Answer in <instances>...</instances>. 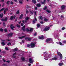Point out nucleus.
Wrapping results in <instances>:
<instances>
[{
    "instance_id": "f257e3e1",
    "label": "nucleus",
    "mask_w": 66,
    "mask_h": 66,
    "mask_svg": "<svg viewBox=\"0 0 66 66\" xmlns=\"http://www.w3.org/2000/svg\"><path fill=\"white\" fill-rule=\"evenodd\" d=\"M46 42L48 43H53V42L52 41V39L51 38H47L46 40Z\"/></svg>"
},
{
    "instance_id": "f03ea898",
    "label": "nucleus",
    "mask_w": 66,
    "mask_h": 66,
    "mask_svg": "<svg viewBox=\"0 0 66 66\" xmlns=\"http://www.w3.org/2000/svg\"><path fill=\"white\" fill-rule=\"evenodd\" d=\"M4 10V14H5V12L7 10H8V9L7 8L5 9L4 8H2V9L0 10V12H1L2 11H3V10Z\"/></svg>"
},
{
    "instance_id": "7ed1b4c3",
    "label": "nucleus",
    "mask_w": 66,
    "mask_h": 66,
    "mask_svg": "<svg viewBox=\"0 0 66 66\" xmlns=\"http://www.w3.org/2000/svg\"><path fill=\"white\" fill-rule=\"evenodd\" d=\"M57 53L58 55H59V56H60V59H62V58H63V56L61 53L59 52H57Z\"/></svg>"
},
{
    "instance_id": "20e7f679",
    "label": "nucleus",
    "mask_w": 66,
    "mask_h": 66,
    "mask_svg": "<svg viewBox=\"0 0 66 66\" xmlns=\"http://www.w3.org/2000/svg\"><path fill=\"white\" fill-rule=\"evenodd\" d=\"M30 46L31 48H34V47H35V44L34 43H31V44Z\"/></svg>"
},
{
    "instance_id": "39448f33",
    "label": "nucleus",
    "mask_w": 66,
    "mask_h": 66,
    "mask_svg": "<svg viewBox=\"0 0 66 66\" xmlns=\"http://www.w3.org/2000/svg\"><path fill=\"white\" fill-rule=\"evenodd\" d=\"M50 29V27L48 26H47L46 27V28L44 29V31H48Z\"/></svg>"
},
{
    "instance_id": "423d86ee",
    "label": "nucleus",
    "mask_w": 66,
    "mask_h": 66,
    "mask_svg": "<svg viewBox=\"0 0 66 66\" xmlns=\"http://www.w3.org/2000/svg\"><path fill=\"white\" fill-rule=\"evenodd\" d=\"M29 61L30 63H31L32 64V63H33V62H34L33 59H32V58L29 59Z\"/></svg>"
},
{
    "instance_id": "0eeeda50",
    "label": "nucleus",
    "mask_w": 66,
    "mask_h": 66,
    "mask_svg": "<svg viewBox=\"0 0 66 66\" xmlns=\"http://www.w3.org/2000/svg\"><path fill=\"white\" fill-rule=\"evenodd\" d=\"M26 30L28 32H32L33 31V28H31L30 29V30H29L28 28H27L26 29Z\"/></svg>"
},
{
    "instance_id": "6e6552de",
    "label": "nucleus",
    "mask_w": 66,
    "mask_h": 66,
    "mask_svg": "<svg viewBox=\"0 0 66 66\" xmlns=\"http://www.w3.org/2000/svg\"><path fill=\"white\" fill-rule=\"evenodd\" d=\"M25 39L27 41H30V40H31V39H32L29 38H28V37L26 38Z\"/></svg>"
},
{
    "instance_id": "1a4fd4ad",
    "label": "nucleus",
    "mask_w": 66,
    "mask_h": 66,
    "mask_svg": "<svg viewBox=\"0 0 66 66\" xmlns=\"http://www.w3.org/2000/svg\"><path fill=\"white\" fill-rule=\"evenodd\" d=\"M51 55H49L48 57H47V56H46L44 59L45 60H48V58H50V57L49 56H50Z\"/></svg>"
},
{
    "instance_id": "9d476101",
    "label": "nucleus",
    "mask_w": 66,
    "mask_h": 66,
    "mask_svg": "<svg viewBox=\"0 0 66 66\" xmlns=\"http://www.w3.org/2000/svg\"><path fill=\"white\" fill-rule=\"evenodd\" d=\"M39 38L40 39H44V36H42L41 37L39 36Z\"/></svg>"
},
{
    "instance_id": "9b49d317",
    "label": "nucleus",
    "mask_w": 66,
    "mask_h": 66,
    "mask_svg": "<svg viewBox=\"0 0 66 66\" xmlns=\"http://www.w3.org/2000/svg\"><path fill=\"white\" fill-rule=\"evenodd\" d=\"M15 16H12L11 17L10 19V20H13V19H15Z\"/></svg>"
},
{
    "instance_id": "f8f14e48",
    "label": "nucleus",
    "mask_w": 66,
    "mask_h": 66,
    "mask_svg": "<svg viewBox=\"0 0 66 66\" xmlns=\"http://www.w3.org/2000/svg\"><path fill=\"white\" fill-rule=\"evenodd\" d=\"M7 18L6 17L5 19H2L1 20L2 21H7Z\"/></svg>"
},
{
    "instance_id": "ddd939ff",
    "label": "nucleus",
    "mask_w": 66,
    "mask_h": 66,
    "mask_svg": "<svg viewBox=\"0 0 66 66\" xmlns=\"http://www.w3.org/2000/svg\"><path fill=\"white\" fill-rule=\"evenodd\" d=\"M65 6L63 5L61 6V10H63L65 9Z\"/></svg>"
},
{
    "instance_id": "4468645a",
    "label": "nucleus",
    "mask_w": 66,
    "mask_h": 66,
    "mask_svg": "<svg viewBox=\"0 0 66 66\" xmlns=\"http://www.w3.org/2000/svg\"><path fill=\"white\" fill-rule=\"evenodd\" d=\"M36 21H37V20H36V18H35V20H34L32 21L33 23V24H34V23H35V22Z\"/></svg>"
},
{
    "instance_id": "2eb2a0df",
    "label": "nucleus",
    "mask_w": 66,
    "mask_h": 66,
    "mask_svg": "<svg viewBox=\"0 0 66 66\" xmlns=\"http://www.w3.org/2000/svg\"><path fill=\"white\" fill-rule=\"evenodd\" d=\"M16 53H14L13 54V56H12L13 58H16Z\"/></svg>"
},
{
    "instance_id": "dca6fc26",
    "label": "nucleus",
    "mask_w": 66,
    "mask_h": 66,
    "mask_svg": "<svg viewBox=\"0 0 66 66\" xmlns=\"http://www.w3.org/2000/svg\"><path fill=\"white\" fill-rule=\"evenodd\" d=\"M11 28L13 30V28H15V27L13 26V24H12L11 25Z\"/></svg>"
},
{
    "instance_id": "f3484780",
    "label": "nucleus",
    "mask_w": 66,
    "mask_h": 66,
    "mask_svg": "<svg viewBox=\"0 0 66 66\" xmlns=\"http://www.w3.org/2000/svg\"><path fill=\"white\" fill-rule=\"evenodd\" d=\"M13 35V33H10V34H9L8 35V36L9 37H11V36H12Z\"/></svg>"
},
{
    "instance_id": "a211bd4d",
    "label": "nucleus",
    "mask_w": 66,
    "mask_h": 66,
    "mask_svg": "<svg viewBox=\"0 0 66 66\" xmlns=\"http://www.w3.org/2000/svg\"><path fill=\"white\" fill-rule=\"evenodd\" d=\"M25 37V36H22L21 37H19V39H22L23 38Z\"/></svg>"
},
{
    "instance_id": "6ab92c4d",
    "label": "nucleus",
    "mask_w": 66,
    "mask_h": 66,
    "mask_svg": "<svg viewBox=\"0 0 66 66\" xmlns=\"http://www.w3.org/2000/svg\"><path fill=\"white\" fill-rule=\"evenodd\" d=\"M17 50H18V48H16L13 50V51L14 52L16 51H17Z\"/></svg>"
},
{
    "instance_id": "aec40b11",
    "label": "nucleus",
    "mask_w": 66,
    "mask_h": 66,
    "mask_svg": "<svg viewBox=\"0 0 66 66\" xmlns=\"http://www.w3.org/2000/svg\"><path fill=\"white\" fill-rule=\"evenodd\" d=\"M52 60H55L56 61V60H57V58L56 57H54L52 59Z\"/></svg>"
},
{
    "instance_id": "412c9836",
    "label": "nucleus",
    "mask_w": 66,
    "mask_h": 66,
    "mask_svg": "<svg viewBox=\"0 0 66 66\" xmlns=\"http://www.w3.org/2000/svg\"><path fill=\"white\" fill-rule=\"evenodd\" d=\"M44 0V2H41V3L42 4H45V1H46V0Z\"/></svg>"
},
{
    "instance_id": "4be33fe9",
    "label": "nucleus",
    "mask_w": 66,
    "mask_h": 66,
    "mask_svg": "<svg viewBox=\"0 0 66 66\" xmlns=\"http://www.w3.org/2000/svg\"><path fill=\"white\" fill-rule=\"evenodd\" d=\"M22 30H23L24 31L25 30V26H24L22 28Z\"/></svg>"
},
{
    "instance_id": "5701e85b",
    "label": "nucleus",
    "mask_w": 66,
    "mask_h": 66,
    "mask_svg": "<svg viewBox=\"0 0 66 66\" xmlns=\"http://www.w3.org/2000/svg\"><path fill=\"white\" fill-rule=\"evenodd\" d=\"M27 20H23L22 21V22L23 23H27Z\"/></svg>"
},
{
    "instance_id": "b1692460",
    "label": "nucleus",
    "mask_w": 66,
    "mask_h": 66,
    "mask_svg": "<svg viewBox=\"0 0 66 66\" xmlns=\"http://www.w3.org/2000/svg\"><path fill=\"white\" fill-rule=\"evenodd\" d=\"M21 60H22L23 61H24V57H22Z\"/></svg>"
},
{
    "instance_id": "393cba45",
    "label": "nucleus",
    "mask_w": 66,
    "mask_h": 66,
    "mask_svg": "<svg viewBox=\"0 0 66 66\" xmlns=\"http://www.w3.org/2000/svg\"><path fill=\"white\" fill-rule=\"evenodd\" d=\"M37 7H40V6H41V5L40 4H38L37 5Z\"/></svg>"
},
{
    "instance_id": "a878e982",
    "label": "nucleus",
    "mask_w": 66,
    "mask_h": 66,
    "mask_svg": "<svg viewBox=\"0 0 66 66\" xmlns=\"http://www.w3.org/2000/svg\"><path fill=\"white\" fill-rule=\"evenodd\" d=\"M22 16H23V14H22L20 17V19H21V18H22Z\"/></svg>"
},
{
    "instance_id": "bb28decb",
    "label": "nucleus",
    "mask_w": 66,
    "mask_h": 66,
    "mask_svg": "<svg viewBox=\"0 0 66 66\" xmlns=\"http://www.w3.org/2000/svg\"><path fill=\"white\" fill-rule=\"evenodd\" d=\"M3 14H0V17H1V18H2V17H3Z\"/></svg>"
},
{
    "instance_id": "cd10ccee",
    "label": "nucleus",
    "mask_w": 66,
    "mask_h": 66,
    "mask_svg": "<svg viewBox=\"0 0 66 66\" xmlns=\"http://www.w3.org/2000/svg\"><path fill=\"white\" fill-rule=\"evenodd\" d=\"M44 20L45 21H48V19H47L46 18H44Z\"/></svg>"
},
{
    "instance_id": "c85d7f7f",
    "label": "nucleus",
    "mask_w": 66,
    "mask_h": 66,
    "mask_svg": "<svg viewBox=\"0 0 66 66\" xmlns=\"http://www.w3.org/2000/svg\"><path fill=\"white\" fill-rule=\"evenodd\" d=\"M19 3L20 4H22V1H21L20 0L19 1Z\"/></svg>"
},
{
    "instance_id": "c756f323",
    "label": "nucleus",
    "mask_w": 66,
    "mask_h": 66,
    "mask_svg": "<svg viewBox=\"0 0 66 66\" xmlns=\"http://www.w3.org/2000/svg\"><path fill=\"white\" fill-rule=\"evenodd\" d=\"M1 44L2 45V46H4V45H5V43H4V42H2L1 43Z\"/></svg>"
},
{
    "instance_id": "7c9ffc66",
    "label": "nucleus",
    "mask_w": 66,
    "mask_h": 66,
    "mask_svg": "<svg viewBox=\"0 0 66 66\" xmlns=\"http://www.w3.org/2000/svg\"><path fill=\"white\" fill-rule=\"evenodd\" d=\"M46 11L47 12V13H50V12H51V11L49 10H46Z\"/></svg>"
},
{
    "instance_id": "2f4dec72",
    "label": "nucleus",
    "mask_w": 66,
    "mask_h": 66,
    "mask_svg": "<svg viewBox=\"0 0 66 66\" xmlns=\"http://www.w3.org/2000/svg\"><path fill=\"white\" fill-rule=\"evenodd\" d=\"M59 43L60 45H61V46H62V45H63V44H62V43H61V42H59Z\"/></svg>"
},
{
    "instance_id": "473e14b6",
    "label": "nucleus",
    "mask_w": 66,
    "mask_h": 66,
    "mask_svg": "<svg viewBox=\"0 0 66 66\" xmlns=\"http://www.w3.org/2000/svg\"><path fill=\"white\" fill-rule=\"evenodd\" d=\"M63 65V63H60L59 64V66H62Z\"/></svg>"
},
{
    "instance_id": "72a5a7b5",
    "label": "nucleus",
    "mask_w": 66,
    "mask_h": 66,
    "mask_svg": "<svg viewBox=\"0 0 66 66\" xmlns=\"http://www.w3.org/2000/svg\"><path fill=\"white\" fill-rule=\"evenodd\" d=\"M29 19V17H26L25 18V19L26 20H28Z\"/></svg>"
},
{
    "instance_id": "f704fd0d",
    "label": "nucleus",
    "mask_w": 66,
    "mask_h": 66,
    "mask_svg": "<svg viewBox=\"0 0 66 66\" xmlns=\"http://www.w3.org/2000/svg\"><path fill=\"white\" fill-rule=\"evenodd\" d=\"M62 43H63V44H66V40H64L62 42Z\"/></svg>"
},
{
    "instance_id": "c9c22d12",
    "label": "nucleus",
    "mask_w": 66,
    "mask_h": 66,
    "mask_svg": "<svg viewBox=\"0 0 66 66\" xmlns=\"http://www.w3.org/2000/svg\"><path fill=\"white\" fill-rule=\"evenodd\" d=\"M32 2L34 3H36V1L34 0H32Z\"/></svg>"
},
{
    "instance_id": "e433bc0d",
    "label": "nucleus",
    "mask_w": 66,
    "mask_h": 66,
    "mask_svg": "<svg viewBox=\"0 0 66 66\" xmlns=\"http://www.w3.org/2000/svg\"><path fill=\"white\" fill-rule=\"evenodd\" d=\"M40 19L42 20L43 19V17L42 16H39Z\"/></svg>"
},
{
    "instance_id": "4c0bfd02",
    "label": "nucleus",
    "mask_w": 66,
    "mask_h": 66,
    "mask_svg": "<svg viewBox=\"0 0 66 66\" xmlns=\"http://www.w3.org/2000/svg\"><path fill=\"white\" fill-rule=\"evenodd\" d=\"M37 13V11L34 12L35 15H36V13Z\"/></svg>"
},
{
    "instance_id": "58836bf2",
    "label": "nucleus",
    "mask_w": 66,
    "mask_h": 66,
    "mask_svg": "<svg viewBox=\"0 0 66 66\" xmlns=\"http://www.w3.org/2000/svg\"><path fill=\"white\" fill-rule=\"evenodd\" d=\"M40 24H37V27H38V28H39V27L40 26Z\"/></svg>"
},
{
    "instance_id": "ea45409f",
    "label": "nucleus",
    "mask_w": 66,
    "mask_h": 66,
    "mask_svg": "<svg viewBox=\"0 0 66 66\" xmlns=\"http://www.w3.org/2000/svg\"><path fill=\"white\" fill-rule=\"evenodd\" d=\"M3 31V29L1 28L0 29V31H1L2 32Z\"/></svg>"
},
{
    "instance_id": "a19ab883",
    "label": "nucleus",
    "mask_w": 66,
    "mask_h": 66,
    "mask_svg": "<svg viewBox=\"0 0 66 66\" xmlns=\"http://www.w3.org/2000/svg\"><path fill=\"white\" fill-rule=\"evenodd\" d=\"M47 8V7L46 6H45V8L44 9V10H45Z\"/></svg>"
},
{
    "instance_id": "79ce46f5",
    "label": "nucleus",
    "mask_w": 66,
    "mask_h": 66,
    "mask_svg": "<svg viewBox=\"0 0 66 66\" xmlns=\"http://www.w3.org/2000/svg\"><path fill=\"white\" fill-rule=\"evenodd\" d=\"M9 45H11V43H9L7 44V45L8 46H9Z\"/></svg>"
},
{
    "instance_id": "37998d69",
    "label": "nucleus",
    "mask_w": 66,
    "mask_h": 66,
    "mask_svg": "<svg viewBox=\"0 0 66 66\" xmlns=\"http://www.w3.org/2000/svg\"><path fill=\"white\" fill-rule=\"evenodd\" d=\"M30 12L31 14H33V11H30Z\"/></svg>"
},
{
    "instance_id": "c03bdc74",
    "label": "nucleus",
    "mask_w": 66,
    "mask_h": 66,
    "mask_svg": "<svg viewBox=\"0 0 66 66\" xmlns=\"http://www.w3.org/2000/svg\"><path fill=\"white\" fill-rule=\"evenodd\" d=\"M62 30H64L65 29V27H63L62 29Z\"/></svg>"
},
{
    "instance_id": "a18cd8bd",
    "label": "nucleus",
    "mask_w": 66,
    "mask_h": 66,
    "mask_svg": "<svg viewBox=\"0 0 66 66\" xmlns=\"http://www.w3.org/2000/svg\"><path fill=\"white\" fill-rule=\"evenodd\" d=\"M10 3V1H8L7 2V4H9Z\"/></svg>"
},
{
    "instance_id": "49530a36",
    "label": "nucleus",
    "mask_w": 66,
    "mask_h": 66,
    "mask_svg": "<svg viewBox=\"0 0 66 66\" xmlns=\"http://www.w3.org/2000/svg\"><path fill=\"white\" fill-rule=\"evenodd\" d=\"M17 27H18V28H19L20 27V26H19V25L17 24Z\"/></svg>"
},
{
    "instance_id": "de8ad7c7",
    "label": "nucleus",
    "mask_w": 66,
    "mask_h": 66,
    "mask_svg": "<svg viewBox=\"0 0 66 66\" xmlns=\"http://www.w3.org/2000/svg\"><path fill=\"white\" fill-rule=\"evenodd\" d=\"M19 13V11H17V12H16V14H18Z\"/></svg>"
},
{
    "instance_id": "09e8293b",
    "label": "nucleus",
    "mask_w": 66,
    "mask_h": 66,
    "mask_svg": "<svg viewBox=\"0 0 66 66\" xmlns=\"http://www.w3.org/2000/svg\"><path fill=\"white\" fill-rule=\"evenodd\" d=\"M5 49L6 50H8V48L7 47H5Z\"/></svg>"
},
{
    "instance_id": "8fccbe9b",
    "label": "nucleus",
    "mask_w": 66,
    "mask_h": 66,
    "mask_svg": "<svg viewBox=\"0 0 66 66\" xmlns=\"http://www.w3.org/2000/svg\"><path fill=\"white\" fill-rule=\"evenodd\" d=\"M4 31L5 32H6L7 31V29H4Z\"/></svg>"
},
{
    "instance_id": "3c124183",
    "label": "nucleus",
    "mask_w": 66,
    "mask_h": 66,
    "mask_svg": "<svg viewBox=\"0 0 66 66\" xmlns=\"http://www.w3.org/2000/svg\"><path fill=\"white\" fill-rule=\"evenodd\" d=\"M26 13V14H28V13H29V11H28L27 10Z\"/></svg>"
},
{
    "instance_id": "603ef678",
    "label": "nucleus",
    "mask_w": 66,
    "mask_h": 66,
    "mask_svg": "<svg viewBox=\"0 0 66 66\" xmlns=\"http://www.w3.org/2000/svg\"><path fill=\"white\" fill-rule=\"evenodd\" d=\"M64 36L65 37H66V34H65L64 35Z\"/></svg>"
},
{
    "instance_id": "864d4df0",
    "label": "nucleus",
    "mask_w": 66,
    "mask_h": 66,
    "mask_svg": "<svg viewBox=\"0 0 66 66\" xmlns=\"http://www.w3.org/2000/svg\"><path fill=\"white\" fill-rule=\"evenodd\" d=\"M44 54H47V52H45L44 53Z\"/></svg>"
},
{
    "instance_id": "5fc2aeb1",
    "label": "nucleus",
    "mask_w": 66,
    "mask_h": 66,
    "mask_svg": "<svg viewBox=\"0 0 66 66\" xmlns=\"http://www.w3.org/2000/svg\"><path fill=\"white\" fill-rule=\"evenodd\" d=\"M5 23L4 22L3 23V25L4 26H5Z\"/></svg>"
},
{
    "instance_id": "6e6d98bb",
    "label": "nucleus",
    "mask_w": 66,
    "mask_h": 66,
    "mask_svg": "<svg viewBox=\"0 0 66 66\" xmlns=\"http://www.w3.org/2000/svg\"><path fill=\"white\" fill-rule=\"evenodd\" d=\"M36 35H37V33H35L34 34V36H36Z\"/></svg>"
},
{
    "instance_id": "4d7b16f0",
    "label": "nucleus",
    "mask_w": 66,
    "mask_h": 66,
    "mask_svg": "<svg viewBox=\"0 0 66 66\" xmlns=\"http://www.w3.org/2000/svg\"><path fill=\"white\" fill-rule=\"evenodd\" d=\"M40 23H41V24H43V23H44V22H43L42 21V22H40Z\"/></svg>"
},
{
    "instance_id": "13d9d810",
    "label": "nucleus",
    "mask_w": 66,
    "mask_h": 66,
    "mask_svg": "<svg viewBox=\"0 0 66 66\" xmlns=\"http://www.w3.org/2000/svg\"><path fill=\"white\" fill-rule=\"evenodd\" d=\"M30 45H27V47H30Z\"/></svg>"
},
{
    "instance_id": "bf43d9fd",
    "label": "nucleus",
    "mask_w": 66,
    "mask_h": 66,
    "mask_svg": "<svg viewBox=\"0 0 66 66\" xmlns=\"http://www.w3.org/2000/svg\"><path fill=\"white\" fill-rule=\"evenodd\" d=\"M61 18H64V17L62 15H61Z\"/></svg>"
},
{
    "instance_id": "052dcab7",
    "label": "nucleus",
    "mask_w": 66,
    "mask_h": 66,
    "mask_svg": "<svg viewBox=\"0 0 66 66\" xmlns=\"http://www.w3.org/2000/svg\"><path fill=\"white\" fill-rule=\"evenodd\" d=\"M35 10H37V7H35Z\"/></svg>"
},
{
    "instance_id": "680f3d73",
    "label": "nucleus",
    "mask_w": 66,
    "mask_h": 66,
    "mask_svg": "<svg viewBox=\"0 0 66 66\" xmlns=\"http://www.w3.org/2000/svg\"><path fill=\"white\" fill-rule=\"evenodd\" d=\"M13 4V2H11V4Z\"/></svg>"
},
{
    "instance_id": "e2e57ef3",
    "label": "nucleus",
    "mask_w": 66,
    "mask_h": 66,
    "mask_svg": "<svg viewBox=\"0 0 66 66\" xmlns=\"http://www.w3.org/2000/svg\"><path fill=\"white\" fill-rule=\"evenodd\" d=\"M23 26V24L22 23H21V26Z\"/></svg>"
},
{
    "instance_id": "0e129e2a",
    "label": "nucleus",
    "mask_w": 66,
    "mask_h": 66,
    "mask_svg": "<svg viewBox=\"0 0 66 66\" xmlns=\"http://www.w3.org/2000/svg\"><path fill=\"white\" fill-rule=\"evenodd\" d=\"M52 6L53 8V7H54V6L53 5H52Z\"/></svg>"
},
{
    "instance_id": "69168bd1",
    "label": "nucleus",
    "mask_w": 66,
    "mask_h": 66,
    "mask_svg": "<svg viewBox=\"0 0 66 66\" xmlns=\"http://www.w3.org/2000/svg\"><path fill=\"white\" fill-rule=\"evenodd\" d=\"M3 61L4 62H5V60H4V59H3Z\"/></svg>"
},
{
    "instance_id": "338daca9",
    "label": "nucleus",
    "mask_w": 66,
    "mask_h": 66,
    "mask_svg": "<svg viewBox=\"0 0 66 66\" xmlns=\"http://www.w3.org/2000/svg\"><path fill=\"white\" fill-rule=\"evenodd\" d=\"M3 65L4 66H6V64H3Z\"/></svg>"
},
{
    "instance_id": "774afa93",
    "label": "nucleus",
    "mask_w": 66,
    "mask_h": 66,
    "mask_svg": "<svg viewBox=\"0 0 66 66\" xmlns=\"http://www.w3.org/2000/svg\"><path fill=\"white\" fill-rule=\"evenodd\" d=\"M6 62H7V63H9L10 62V61H6Z\"/></svg>"
}]
</instances>
